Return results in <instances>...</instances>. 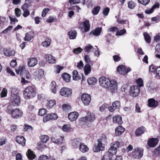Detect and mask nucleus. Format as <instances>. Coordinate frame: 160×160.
Segmentation results:
<instances>
[{
	"label": "nucleus",
	"instance_id": "f257e3e1",
	"mask_svg": "<svg viewBox=\"0 0 160 160\" xmlns=\"http://www.w3.org/2000/svg\"><path fill=\"white\" fill-rule=\"evenodd\" d=\"M99 80V84L102 87L105 88H110L112 93L114 92L117 90V83L115 80H111L104 77L100 78Z\"/></svg>",
	"mask_w": 160,
	"mask_h": 160
},
{
	"label": "nucleus",
	"instance_id": "f03ea898",
	"mask_svg": "<svg viewBox=\"0 0 160 160\" xmlns=\"http://www.w3.org/2000/svg\"><path fill=\"white\" fill-rule=\"evenodd\" d=\"M23 97L26 99H29L34 98L36 95L37 92L34 87L28 86L23 91Z\"/></svg>",
	"mask_w": 160,
	"mask_h": 160
},
{
	"label": "nucleus",
	"instance_id": "7ed1b4c3",
	"mask_svg": "<svg viewBox=\"0 0 160 160\" xmlns=\"http://www.w3.org/2000/svg\"><path fill=\"white\" fill-rule=\"evenodd\" d=\"M18 90L15 87H13L11 89V98L12 100L11 104L19 106L20 103V97L18 95Z\"/></svg>",
	"mask_w": 160,
	"mask_h": 160
},
{
	"label": "nucleus",
	"instance_id": "20e7f679",
	"mask_svg": "<svg viewBox=\"0 0 160 160\" xmlns=\"http://www.w3.org/2000/svg\"><path fill=\"white\" fill-rule=\"evenodd\" d=\"M106 137L104 135L100 138L97 140L98 143L97 145H95L93 148V150L95 152H98L100 151H102L104 149V145L102 143V142H106Z\"/></svg>",
	"mask_w": 160,
	"mask_h": 160
},
{
	"label": "nucleus",
	"instance_id": "39448f33",
	"mask_svg": "<svg viewBox=\"0 0 160 160\" xmlns=\"http://www.w3.org/2000/svg\"><path fill=\"white\" fill-rule=\"evenodd\" d=\"M120 145L119 143L117 141L111 143L110 148L107 152L113 155L115 154L117 152V149Z\"/></svg>",
	"mask_w": 160,
	"mask_h": 160
},
{
	"label": "nucleus",
	"instance_id": "423d86ee",
	"mask_svg": "<svg viewBox=\"0 0 160 160\" xmlns=\"http://www.w3.org/2000/svg\"><path fill=\"white\" fill-rule=\"evenodd\" d=\"M72 92V89L66 87L62 88L60 91V95L65 97H68L71 96Z\"/></svg>",
	"mask_w": 160,
	"mask_h": 160
},
{
	"label": "nucleus",
	"instance_id": "0eeeda50",
	"mask_svg": "<svg viewBox=\"0 0 160 160\" xmlns=\"http://www.w3.org/2000/svg\"><path fill=\"white\" fill-rule=\"evenodd\" d=\"M131 69L129 68H126L125 66L121 65L119 66L117 69V72L119 74L125 75L129 72L131 71Z\"/></svg>",
	"mask_w": 160,
	"mask_h": 160
},
{
	"label": "nucleus",
	"instance_id": "6e6552de",
	"mask_svg": "<svg viewBox=\"0 0 160 160\" xmlns=\"http://www.w3.org/2000/svg\"><path fill=\"white\" fill-rule=\"evenodd\" d=\"M143 151L140 148H135L132 152V156L137 159H140L143 155Z\"/></svg>",
	"mask_w": 160,
	"mask_h": 160
},
{
	"label": "nucleus",
	"instance_id": "1a4fd4ad",
	"mask_svg": "<svg viewBox=\"0 0 160 160\" xmlns=\"http://www.w3.org/2000/svg\"><path fill=\"white\" fill-rule=\"evenodd\" d=\"M95 119V115L92 113L88 112L87 113L86 117H82L81 118V121L85 122L87 120L90 122L94 121Z\"/></svg>",
	"mask_w": 160,
	"mask_h": 160
},
{
	"label": "nucleus",
	"instance_id": "9d476101",
	"mask_svg": "<svg viewBox=\"0 0 160 160\" xmlns=\"http://www.w3.org/2000/svg\"><path fill=\"white\" fill-rule=\"evenodd\" d=\"M81 100L84 105L87 106L89 104L91 100L90 96L88 94L83 93L82 95Z\"/></svg>",
	"mask_w": 160,
	"mask_h": 160
},
{
	"label": "nucleus",
	"instance_id": "9b49d317",
	"mask_svg": "<svg viewBox=\"0 0 160 160\" xmlns=\"http://www.w3.org/2000/svg\"><path fill=\"white\" fill-rule=\"evenodd\" d=\"M140 90L138 86H133L131 87L130 90V94L133 97H136L139 93Z\"/></svg>",
	"mask_w": 160,
	"mask_h": 160
},
{
	"label": "nucleus",
	"instance_id": "f8f14e48",
	"mask_svg": "<svg viewBox=\"0 0 160 160\" xmlns=\"http://www.w3.org/2000/svg\"><path fill=\"white\" fill-rule=\"evenodd\" d=\"M23 114L22 112L20 110L16 108L12 110L11 115L13 118L17 119L21 118Z\"/></svg>",
	"mask_w": 160,
	"mask_h": 160
},
{
	"label": "nucleus",
	"instance_id": "ddd939ff",
	"mask_svg": "<svg viewBox=\"0 0 160 160\" xmlns=\"http://www.w3.org/2000/svg\"><path fill=\"white\" fill-rule=\"evenodd\" d=\"M120 106V102L119 101H116L112 103V106L108 107V109L110 112H113L115 110L118 109Z\"/></svg>",
	"mask_w": 160,
	"mask_h": 160
},
{
	"label": "nucleus",
	"instance_id": "4468645a",
	"mask_svg": "<svg viewBox=\"0 0 160 160\" xmlns=\"http://www.w3.org/2000/svg\"><path fill=\"white\" fill-rule=\"evenodd\" d=\"M44 71L42 69H39L36 71L34 74L35 79L37 80L40 79L43 77Z\"/></svg>",
	"mask_w": 160,
	"mask_h": 160
},
{
	"label": "nucleus",
	"instance_id": "2eb2a0df",
	"mask_svg": "<svg viewBox=\"0 0 160 160\" xmlns=\"http://www.w3.org/2000/svg\"><path fill=\"white\" fill-rule=\"evenodd\" d=\"M78 116L79 114L78 112H73L68 114V118L70 121L73 122L77 120Z\"/></svg>",
	"mask_w": 160,
	"mask_h": 160
},
{
	"label": "nucleus",
	"instance_id": "dca6fc26",
	"mask_svg": "<svg viewBox=\"0 0 160 160\" xmlns=\"http://www.w3.org/2000/svg\"><path fill=\"white\" fill-rule=\"evenodd\" d=\"M3 52L4 55L7 57L13 56L15 54V51L10 49L4 48Z\"/></svg>",
	"mask_w": 160,
	"mask_h": 160
},
{
	"label": "nucleus",
	"instance_id": "f3484780",
	"mask_svg": "<svg viewBox=\"0 0 160 160\" xmlns=\"http://www.w3.org/2000/svg\"><path fill=\"white\" fill-rule=\"evenodd\" d=\"M148 102L149 107L154 108L156 107L158 104V102L153 98L149 99L148 100Z\"/></svg>",
	"mask_w": 160,
	"mask_h": 160
},
{
	"label": "nucleus",
	"instance_id": "a211bd4d",
	"mask_svg": "<svg viewBox=\"0 0 160 160\" xmlns=\"http://www.w3.org/2000/svg\"><path fill=\"white\" fill-rule=\"evenodd\" d=\"M47 61L49 63L53 64L55 63L56 60L54 57L51 54H47L45 55Z\"/></svg>",
	"mask_w": 160,
	"mask_h": 160
},
{
	"label": "nucleus",
	"instance_id": "6ab92c4d",
	"mask_svg": "<svg viewBox=\"0 0 160 160\" xmlns=\"http://www.w3.org/2000/svg\"><path fill=\"white\" fill-rule=\"evenodd\" d=\"M158 143V140L157 138H150L148 142V145L150 147H155Z\"/></svg>",
	"mask_w": 160,
	"mask_h": 160
},
{
	"label": "nucleus",
	"instance_id": "aec40b11",
	"mask_svg": "<svg viewBox=\"0 0 160 160\" xmlns=\"http://www.w3.org/2000/svg\"><path fill=\"white\" fill-rule=\"evenodd\" d=\"M37 59L35 58H31L28 59V64L29 67H33L37 63Z\"/></svg>",
	"mask_w": 160,
	"mask_h": 160
},
{
	"label": "nucleus",
	"instance_id": "412c9836",
	"mask_svg": "<svg viewBox=\"0 0 160 160\" xmlns=\"http://www.w3.org/2000/svg\"><path fill=\"white\" fill-rule=\"evenodd\" d=\"M124 128L121 126H119L115 129V133L117 136L121 135L124 131Z\"/></svg>",
	"mask_w": 160,
	"mask_h": 160
},
{
	"label": "nucleus",
	"instance_id": "4be33fe9",
	"mask_svg": "<svg viewBox=\"0 0 160 160\" xmlns=\"http://www.w3.org/2000/svg\"><path fill=\"white\" fill-rule=\"evenodd\" d=\"M113 122L114 123L121 124L122 123V118L120 115H116L113 118Z\"/></svg>",
	"mask_w": 160,
	"mask_h": 160
},
{
	"label": "nucleus",
	"instance_id": "5701e85b",
	"mask_svg": "<svg viewBox=\"0 0 160 160\" xmlns=\"http://www.w3.org/2000/svg\"><path fill=\"white\" fill-rule=\"evenodd\" d=\"M81 143V140L79 138H76L73 139L72 142V145L74 148L79 147Z\"/></svg>",
	"mask_w": 160,
	"mask_h": 160
},
{
	"label": "nucleus",
	"instance_id": "b1692460",
	"mask_svg": "<svg viewBox=\"0 0 160 160\" xmlns=\"http://www.w3.org/2000/svg\"><path fill=\"white\" fill-rule=\"evenodd\" d=\"M17 142L22 146H24L25 144L26 140L22 136H17L16 138Z\"/></svg>",
	"mask_w": 160,
	"mask_h": 160
},
{
	"label": "nucleus",
	"instance_id": "393cba45",
	"mask_svg": "<svg viewBox=\"0 0 160 160\" xmlns=\"http://www.w3.org/2000/svg\"><path fill=\"white\" fill-rule=\"evenodd\" d=\"M79 148V150L83 153L89 151V148L84 143L81 142Z\"/></svg>",
	"mask_w": 160,
	"mask_h": 160
},
{
	"label": "nucleus",
	"instance_id": "a878e982",
	"mask_svg": "<svg viewBox=\"0 0 160 160\" xmlns=\"http://www.w3.org/2000/svg\"><path fill=\"white\" fill-rule=\"evenodd\" d=\"M34 36V33L32 32H30L26 34L25 37L24 38L25 41H29Z\"/></svg>",
	"mask_w": 160,
	"mask_h": 160
},
{
	"label": "nucleus",
	"instance_id": "bb28decb",
	"mask_svg": "<svg viewBox=\"0 0 160 160\" xmlns=\"http://www.w3.org/2000/svg\"><path fill=\"white\" fill-rule=\"evenodd\" d=\"M15 71L17 74L21 75L25 74L27 71L26 70L25 67L24 66H22L21 67H19L18 68L16 69Z\"/></svg>",
	"mask_w": 160,
	"mask_h": 160
},
{
	"label": "nucleus",
	"instance_id": "cd10ccee",
	"mask_svg": "<svg viewBox=\"0 0 160 160\" xmlns=\"http://www.w3.org/2000/svg\"><path fill=\"white\" fill-rule=\"evenodd\" d=\"M83 70L85 75H88L91 71V66L88 64H86L84 67Z\"/></svg>",
	"mask_w": 160,
	"mask_h": 160
},
{
	"label": "nucleus",
	"instance_id": "c85d7f7f",
	"mask_svg": "<svg viewBox=\"0 0 160 160\" xmlns=\"http://www.w3.org/2000/svg\"><path fill=\"white\" fill-rule=\"evenodd\" d=\"M145 131V129L144 127H141L136 130L135 134L137 136H139L143 134Z\"/></svg>",
	"mask_w": 160,
	"mask_h": 160
},
{
	"label": "nucleus",
	"instance_id": "c756f323",
	"mask_svg": "<svg viewBox=\"0 0 160 160\" xmlns=\"http://www.w3.org/2000/svg\"><path fill=\"white\" fill-rule=\"evenodd\" d=\"M113 155L106 152L103 156L102 160H112Z\"/></svg>",
	"mask_w": 160,
	"mask_h": 160
},
{
	"label": "nucleus",
	"instance_id": "7c9ffc66",
	"mask_svg": "<svg viewBox=\"0 0 160 160\" xmlns=\"http://www.w3.org/2000/svg\"><path fill=\"white\" fill-rule=\"evenodd\" d=\"M101 31V28H96L94 30L92 31L91 32H90V34H92V35L97 36L100 34Z\"/></svg>",
	"mask_w": 160,
	"mask_h": 160
},
{
	"label": "nucleus",
	"instance_id": "2f4dec72",
	"mask_svg": "<svg viewBox=\"0 0 160 160\" xmlns=\"http://www.w3.org/2000/svg\"><path fill=\"white\" fill-rule=\"evenodd\" d=\"M63 139V138L62 137H60L58 139H56L55 137H52L51 139L52 142L57 144L62 143Z\"/></svg>",
	"mask_w": 160,
	"mask_h": 160
},
{
	"label": "nucleus",
	"instance_id": "473e14b6",
	"mask_svg": "<svg viewBox=\"0 0 160 160\" xmlns=\"http://www.w3.org/2000/svg\"><path fill=\"white\" fill-rule=\"evenodd\" d=\"M26 154L27 157L29 159H33L35 156V155L33 152L30 149H28Z\"/></svg>",
	"mask_w": 160,
	"mask_h": 160
},
{
	"label": "nucleus",
	"instance_id": "72a5a7b5",
	"mask_svg": "<svg viewBox=\"0 0 160 160\" xmlns=\"http://www.w3.org/2000/svg\"><path fill=\"white\" fill-rule=\"evenodd\" d=\"M50 87L52 92L54 94L56 93L57 92V85L56 82L54 81H52L51 83Z\"/></svg>",
	"mask_w": 160,
	"mask_h": 160
},
{
	"label": "nucleus",
	"instance_id": "f704fd0d",
	"mask_svg": "<svg viewBox=\"0 0 160 160\" xmlns=\"http://www.w3.org/2000/svg\"><path fill=\"white\" fill-rule=\"evenodd\" d=\"M77 34V32L75 30H71L68 33L69 38L71 39H75L76 38Z\"/></svg>",
	"mask_w": 160,
	"mask_h": 160
},
{
	"label": "nucleus",
	"instance_id": "c9c22d12",
	"mask_svg": "<svg viewBox=\"0 0 160 160\" xmlns=\"http://www.w3.org/2000/svg\"><path fill=\"white\" fill-rule=\"evenodd\" d=\"M84 26V29L86 32H88L90 28V24L89 21L88 20H85L83 23Z\"/></svg>",
	"mask_w": 160,
	"mask_h": 160
},
{
	"label": "nucleus",
	"instance_id": "e433bc0d",
	"mask_svg": "<svg viewBox=\"0 0 160 160\" xmlns=\"http://www.w3.org/2000/svg\"><path fill=\"white\" fill-rule=\"evenodd\" d=\"M87 81L89 84L93 85L97 82V79L94 77H92L88 78Z\"/></svg>",
	"mask_w": 160,
	"mask_h": 160
},
{
	"label": "nucleus",
	"instance_id": "4c0bfd02",
	"mask_svg": "<svg viewBox=\"0 0 160 160\" xmlns=\"http://www.w3.org/2000/svg\"><path fill=\"white\" fill-rule=\"evenodd\" d=\"M63 80L66 82H69L70 81L71 76L69 74L64 73L62 76Z\"/></svg>",
	"mask_w": 160,
	"mask_h": 160
},
{
	"label": "nucleus",
	"instance_id": "58836bf2",
	"mask_svg": "<svg viewBox=\"0 0 160 160\" xmlns=\"http://www.w3.org/2000/svg\"><path fill=\"white\" fill-rule=\"evenodd\" d=\"M93 47L90 44H88L85 47L84 50V51L87 53L91 52L93 49Z\"/></svg>",
	"mask_w": 160,
	"mask_h": 160
},
{
	"label": "nucleus",
	"instance_id": "ea45409f",
	"mask_svg": "<svg viewBox=\"0 0 160 160\" xmlns=\"http://www.w3.org/2000/svg\"><path fill=\"white\" fill-rule=\"evenodd\" d=\"M30 0H26L24 4L22 7V9L23 10H28L27 9L30 6Z\"/></svg>",
	"mask_w": 160,
	"mask_h": 160
},
{
	"label": "nucleus",
	"instance_id": "a19ab883",
	"mask_svg": "<svg viewBox=\"0 0 160 160\" xmlns=\"http://www.w3.org/2000/svg\"><path fill=\"white\" fill-rule=\"evenodd\" d=\"M56 104V101L54 100L49 101L47 103V107L48 108H52Z\"/></svg>",
	"mask_w": 160,
	"mask_h": 160
},
{
	"label": "nucleus",
	"instance_id": "79ce46f5",
	"mask_svg": "<svg viewBox=\"0 0 160 160\" xmlns=\"http://www.w3.org/2000/svg\"><path fill=\"white\" fill-rule=\"evenodd\" d=\"M143 35L146 42L148 43H150L151 42V38L149 34L148 33L145 32L144 33Z\"/></svg>",
	"mask_w": 160,
	"mask_h": 160
},
{
	"label": "nucleus",
	"instance_id": "37998d69",
	"mask_svg": "<svg viewBox=\"0 0 160 160\" xmlns=\"http://www.w3.org/2000/svg\"><path fill=\"white\" fill-rule=\"evenodd\" d=\"M51 42V40L49 39H46L45 40L42 42V45L45 47H47L49 46Z\"/></svg>",
	"mask_w": 160,
	"mask_h": 160
},
{
	"label": "nucleus",
	"instance_id": "c03bdc74",
	"mask_svg": "<svg viewBox=\"0 0 160 160\" xmlns=\"http://www.w3.org/2000/svg\"><path fill=\"white\" fill-rule=\"evenodd\" d=\"M73 78L74 80H78L80 79V78L79 76L78 72L76 70L73 71Z\"/></svg>",
	"mask_w": 160,
	"mask_h": 160
},
{
	"label": "nucleus",
	"instance_id": "a18cd8bd",
	"mask_svg": "<svg viewBox=\"0 0 160 160\" xmlns=\"http://www.w3.org/2000/svg\"><path fill=\"white\" fill-rule=\"evenodd\" d=\"M136 5V3L133 1L128 2V8L131 9H133Z\"/></svg>",
	"mask_w": 160,
	"mask_h": 160
},
{
	"label": "nucleus",
	"instance_id": "49530a36",
	"mask_svg": "<svg viewBox=\"0 0 160 160\" xmlns=\"http://www.w3.org/2000/svg\"><path fill=\"white\" fill-rule=\"evenodd\" d=\"M80 2H82L83 5H84L85 2V0H70L69 1V2L72 4L78 3Z\"/></svg>",
	"mask_w": 160,
	"mask_h": 160
},
{
	"label": "nucleus",
	"instance_id": "de8ad7c7",
	"mask_svg": "<svg viewBox=\"0 0 160 160\" xmlns=\"http://www.w3.org/2000/svg\"><path fill=\"white\" fill-rule=\"evenodd\" d=\"M71 129L70 125H69L65 124L62 127V130L64 132H69Z\"/></svg>",
	"mask_w": 160,
	"mask_h": 160
},
{
	"label": "nucleus",
	"instance_id": "09e8293b",
	"mask_svg": "<svg viewBox=\"0 0 160 160\" xmlns=\"http://www.w3.org/2000/svg\"><path fill=\"white\" fill-rule=\"evenodd\" d=\"M49 139V137L47 135H43L41 137V140L43 143H46Z\"/></svg>",
	"mask_w": 160,
	"mask_h": 160
},
{
	"label": "nucleus",
	"instance_id": "8fccbe9b",
	"mask_svg": "<svg viewBox=\"0 0 160 160\" xmlns=\"http://www.w3.org/2000/svg\"><path fill=\"white\" fill-rule=\"evenodd\" d=\"M126 32V30L125 29L117 31L116 35V36H121L125 34Z\"/></svg>",
	"mask_w": 160,
	"mask_h": 160
},
{
	"label": "nucleus",
	"instance_id": "3c124183",
	"mask_svg": "<svg viewBox=\"0 0 160 160\" xmlns=\"http://www.w3.org/2000/svg\"><path fill=\"white\" fill-rule=\"evenodd\" d=\"M138 2L146 6L148 4L150 0H138Z\"/></svg>",
	"mask_w": 160,
	"mask_h": 160
},
{
	"label": "nucleus",
	"instance_id": "603ef678",
	"mask_svg": "<svg viewBox=\"0 0 160 160\" xmlns=\"http://www.w3.org/2000/svg\"><path fill=\"white\" fill-rule=\"evenodd\" d=\"M47 112V110L45 109L42 108L40 109L38 111V114L39 115L43 116Z\"/></svg>",
	"mask_w": 160,
	"mask_h": 160
},
{
	"label": "nucleus",
	"instance_id": "864d4df0",
	"mask_svg": "<svg viewBox=\"0 0 160 160\" xmlns=\"http://www.w3.org/2000/svg\"><path fill=\"white\" fill-rule=\"evenodd\" d=\"M7 93V89L6 88H4L1 93V96L2 98L5 97L6 96Z\"/></svg>",
	"mask_w": 160,
	"mask_h": 160
},
{
	"label": "nucleus",
	"instance_id": "5fc2aeb1",
	"mask_svg": "<svg viewBox=\"0 0 160 160\" xmlns=\"http://www.w3.org/2000/svg\"><path fill=\"white\" fill-rule=\"evenodd\" d=\"M82 51V49L78 47L74 49L73 50V52L75 54H78L80 53Z\"/></svg>",
	"mask_w": 160,
	"mask_h": 160
},
{
	"label": "nucleus",
	"instance_id": "6e6d98bb",
	"mask_svg": "<svg viewBox=\"0 0 160 160\" xmlns=\"http://www.w3.org/2000/svg\"><path fill=\"white\" fill-rule=\"evenodd\" d=\"M12 105H13L14 106H17L16 105H15L14 104H11V102L10 103V105L8 107L7 110H6V112L8 113H11V114H12V110H13V109H12V108L11 107Z\"/></svg>",
	"mask_w": 160,
	"mask_h": 160
},
{
	"label": "nucleus",
	"instance_id": "4d7b16f0",
	"mask_svg": "<svg viewBox=\"0 0 160 160\" xmlns=\"http://www.w3.org/2000/svg\"><path fill=\"white\" fill-rule=\"evenodd\" d=\"M84 64L82 61H80L77 63V67L80 69H82L83 68Z\"/></svg>",
	"mask_w": 160,
	"mask_h": 160
},
{
	"label": "nucleus",
	"instance_id": "13d9d810",
	"mask_svg": "<svg viewBox=\"0 0 160 160\" xmlns=\"http://www.w3.org/2000/svg\"><path fill=\"white\" fill-rule=\"evenodd\" d=\"M24 126L23 129L24 131H30L32 129V127L30 126L24 124Z\"/></svg>",
	"mask_w": 160,
	"mask_h": 160
},
{
	"label": "nucleus",
	"instance_id": "bf43d9fd",
	"mask_svg": "<svg viewBox=\"0 0 160 160\" xmlns=\"http://www.w3.org/2000/svg\"><path fill=\"white\" fill-rule=\"evenodd\" d=\"M137 83L139 87H141L143 86V81L142 80L141 78H139L137 80Z\"/></svg>",
	"mask_w": 160,
	"mask_h": 160
},
{
	"label": "nucleus",
	"instance_id": "052dcab7",
	"mask_svg": "<svg viewBox=\"0 0 160 160\" xmlns=\"http://www.w3.org/2000/svg\"><path fill=\"white\" fill-rule=\"evenodd\" d=\"M50 114H48L46 116L43 118V122H45L51 120Z\"/></svg>",
	"mask_w": 160,
	"mask_h": 160
},
{
	"label": "nucleus",
	"instance_id": "680f3d73",
	"mask_svg": "<svg viewBox=\"0 0 160 160\" xmlns=\"http://www.w3.org/2000/svg\"><path fill=\"white\" fill-rule=\"evenodd\" d=\"M108 107V105L107 104H103L100 108V110L101 112H103L106 109H107Z\"/></svg>",
	"mask_w": 160,
	"mask_h": 160
},
{
	"label": "nucleus",
	"instance_id": "e2e57ef3",
	"mask_svg": "<svg viewBox=\"0 0 160 160\" xmlns=\"http://www.w3.org/2000/svg\"><path fill=\"white\" fill-rule=\"evenodd\" d=\"M95 48L94 49V55L98 57L100 55L99 52L98 51V49L97 46H95Z\"/></svg>",
	"mask_w": 160,
	"mask_h": 160
},
{
	"label": "nucleus",
	"instance_id": "0e129e2a",
	"mask_svg": "<svg viewBox=\"0 0 160 160\" xmlns=\"http://www.w3.org/2000/svg\"><path fill=\"white\" fill-rule=\"evenodd\" d=\"M85 61L87 63H89L91 62L90 57L88 55H85L84 56Z\"/></svg>",
	"mask_w": 160,
	"mask_h": 160
},
{
	"label": "nucleus",
	"instance_id": "69168bd1",
	"mask_svg": "<svg viewBox=\"0 0 160 160\" xmlns=\"http://www.w3.org/2000/svg\"><path fill=\"white\" fill-rule=\"evenodd\" d=\"M38 160H48V158L46 155H42L39 158Z\"/></svg>",
	"mask_w": 160,
	"mask_h": 160
},
{
	"label": "nucleus",
	"instance_id": "338daca9",
	"mask_svg": "<svg viewBox=\"0 0 160 160\" xmlns=\"http://www.w3.org/2000/svg\"><path fill=\"white\" fill-rule=\"evenodd\" d=\"M154 40L155 42H158L160 41V34H157L154 38Z\"/></svg>",
	"mask_w": 160,
	"mask_h": 160
},
{
	"label": "nucleus",
	"instance_id": "774afa93",
	"mask_svg": "<svg viewBox=\"0 0 160 160\" xmlns=\"http://www.w3.org/2000/svg\"><path fill=\"white\" fill-rule=\"evenodd\" d=\"M156 73L157 77H160V67L157 68L156 69Z\"/></svg>",
	"mask_w": 160,
	"mask_h": 160
}]
</instances>
